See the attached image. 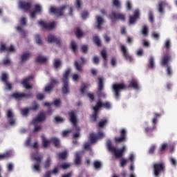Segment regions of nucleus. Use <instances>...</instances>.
<instances>
[{
	"instance_id": "nucleus-1",
	"label": "nucleus",
	"mask_w": 177,
	"mask_h": 177,
	"mask_svg": "<svg viewBox=\"0 0 177 177\" xmlns=\"http://www.w3.org/2000/svg\"><path fill=\"white\" fill-rule=\"evenodd\" d=\"M106 147L115 158H122L124 157V153H125L126 150L125 146H123L121 149H117L113 146L111 140H108L106 141Z\"/></svg>"
},
{
	"instance_id": "nucleus-2",
	"label": "nucleus",
	"mask_w": 177,
	"mask_h": 177,
	"mask_svg": "<svg viewBox=\"0 0 177 177\" xmlns=\"http://www.w3.org/2000/svg\"><path fill=\"white\" fill-rule=\"evenodd\" d=\"M68 114L69 115V121L71 122V124L77 131V133L73 134V139H77V138H80V131H81L80 127L77 126V124L78 122V119L77 118V112L72 110L69 111Z\"/></svg>"
},
{
	"instance_id": "nucleus-3",
	"label": "nucleus",
	"mask_w": 177,
	"mask_h": 177,
	"mask_svg": "<svg viewBox=\"0 0 177 177\" xmlns=\"http://www.w3.org/2000/svg\"><path fill=\"white\" fill-rule=\"evenodd\" d=\"M32 160L35 161L33 165H32V169L35 172L41 171V164L42 162V160H44V156L42 155H38V153H32Z\"/></svg>"
},
{
	"instance_id": "nucleus-4",
	"label": "nucleus",
	"mask_w": 177,
	"mask_h": 177,
	"mask_svg": "<svg viewBox=\"0 0 177 177\" xmlns=\"http://www.w3.org/2000/svg\"><path fill=\"white\" fill-rule=\"evenodd\" d=\"M163 172H165V163L160 162L152 165V174L154 177H160Z\"/></svg>"
},
{
	"instance_id": "nucleus-5",
	"label": "nucleus",
	"mask_w": 177,
	"mask_h": 177,
	"mask_svg": "<svg viewBox=\"0 0 177 177\" xmlns=\"http://www.w3.org/2000/svg\"><path fill=\"white\" fill-rule=\"evenodd\" d=\"M128 89V86L124 83H115L112 85V91L115 99H120V92L122 91H126Z\"/></svg>"
},
{
	"instance_id": "nucleus-6",
	"label": "nucleus",
	"mask_w": 177,
	"mask_h": 177,
	"mask_svg": "<svg viewBox=\"0 0 177 177\" xmlns=\"http://www.w3.org/2000/svg\"><path fill=\"white\" fill-rule=\"evenodd\" d=\"M171 57L170 54H165L161 59L160 64L162 67H167V75L168 77H171L172 75V69L171 66L168 65V63L171 61Z\"/></svg>"
},
{
	"instance_id": "nucleus-7",
	"label": "nucleus",
	"mask_w": 177,
	"mask_h": 177,
	"mask_svg": "<svg viewBox=\"0 0 177 177\" xmlns=\"http://www.w3.org/2000/svg\"><path fill=\"white\" fill-rule=\"evenodd\" d=\"M104 90V81L103 77H97V95L100 99H106V93L103 92Z\"/></svg>"
},
{
	"instance_id": "nucleus-8",
	"label": "nucleus",
	"mask_w": 177,
	"mask_h": 177,
	"mask_svg": "<svg viewBox=\"0 0 177 177\" xmlns=\"http://www.w3.org/2000/svg\"><path fill=\"white\" fill-rule=\"evenodd\" d=\"M33 97V94L31 92H29L28 93H14L12 95V97H14V99H16V100H20L21 99H31Z\"/></svg>"
},
{
	"instance_id": "nucleus-9",
	"label": "nucleus",
	"mask_w": 177,
	"mask_h": 177,
	"mask_svg": "<svg viewBox=\"0 0 177 177\" xmlns=\"http://www.w3.org/2000/svg\"><path fill=\"white\" fill-rule=\"evenodd\" d=\"M67 8L66 6H62L59 8H56L53 6L50 8V13H53V15H57L59 17L63 16L64 15V10Z\"/></svg>"
},
{
	"instance_id": "nucleus-10",
	"label": "nucleus",
	"mask_w": 177,
	"mask_h": 177,
	"mask_svg": "<svg viewBox=\"0 0 177 177\" xmlns=\"http://www.w3.org/2000/svg\"><path fill=\"white\" fill-rule=\"evenodd\" d=\"M109 18L112 20V21H115V20H121L122 21H125V14L116 13L115 11L112 12L109 15Z\"/></svg>"
},
{
	"instance_id": "nucleus-11",
	"label": "nucleus",
	"mask_w": 177,
	"mask_h": 177,
	"mask_svg": "<svg viewBox=\"0 0 177 177\" xmlns=\"http://www.w3.org/2000/svg\"><path fill=\"white\" fill-rule=\"evenodd\" d=\"M120 50L125 60H127V62H129L130 63H132V62H133V58L131 55H129V53L128 52V49H127V47H125V46L122 44L120 45Z\"/></svg>"
},
{
	"instance_id": "nucleus-12",
	"label": "nucleus",
	"mask_w": 177,
	"mask_h": 177,
	"mask_svg": "<svg viewBox=\"0 0 177 177\" xmlns=\"http://www.w3.org/2000/svg\"><path fill=\"white\" fill-rule=\"evenodd\" d=\"M46 41L48 42V44H53V42H54L57 46H62V39H60V37H57L53 35H48Z\"/></svg>"
},
{
	"instance_id": "nucleus-13",
	"label": "nucleus",
	"mask_w": 177,
	"mask_h": 177,
	"mask_svg": "<svg viewBox=\"0 0 177 177\" xmlns=\"http://www.w3.org/2000/svg\"><path fill=\"white\" fill-rule=\"evenodd\" d=\"M57 84H59V82H57V80H56L55 78H51L50 80V83L47 84L44 88V92H46L47 93H50V92L53 91L55 86L57 85Z\"/></svg>"
},
{
	"instance_id": "nucleus-14",
	"label": "nucleus",
	"mask_w": 177,
	"mask_h": 177,
	"mask_svg": "<svg viewBox=\"0 0 177 177\" xmlns=\"http://www.w3.org/2000/svg\"><path fill=\"white\" fill-rule=\"evenodd\" d=\"M120 137H115V143H122L127 140V130L125 129H121L120 130Z\"/></svg>"
},
{
	"instance_id": "nucleus-15",
	"label": "nucleus",
	"mask_w": 177,
	"mask_h": 177,
	"mask_svg": "<svg viewBox=\"0 0 177 177\" xmlns=\"http://www.w3.org/2000/svg\"><path fill=\"white\" fill-rule=\"evenodd\" d=\"M19 7L24 12H28L31 9V2H26L23 0H19L18 3Z\"/></svg>"
},
{
	"instance_id": "nucleus-16",
	"label": "nucleus",
	"mask_w": 177,
	"mask_h": 177,
	"mask_svg": "<svg viewBox=\"0 0 177 177\" xmlns=\"http://www.w3.org/2000/svg\"><path fill=\"white\" fill-rule=\"evenodd\" d=\"M86 63V60L85 58L81 57H80V62H78V61H75L74 66L77 71L79 73H82V66Z\"/></svg>"
},
{
	"instance_id": "nucleus-17",
	"label": "nucleus",
	"mask_w": 177,
	"mask_h": 177,
	"mask_svg": "<svg viewBox=\"0 0 177 177\" xmlns=\"http://www.w3.org/2000/svg\"><path fill=\"white\" fill-rule=\"evenodd\" d=\"M6 117L10 125H15L16 124V119L15 118V114H13V111L12 109H8L6 112Z\"/></svg>"
},
{
	"instance_id": "nucleus-18",
	"label": "nucleus",
	"mask_w": 177,
	"mask_h": 177,
	"mask_svg": "<svg viewBox=\"0 0 177 177\" xmlns=\"http://www.w3.org/2000/svg\"><path fill=\"white\" fill-rule=\"evenodd\" d=\"M45 120H46V116L45 115V113L41 111L32 120V125H35L37 122H44Z\"/></svg>"
},
{
	"instance_id": "nucleus-19",
	"label": "nucleus",
	"mask_w": 177,
	"mask_h": 177,
	"mask_svg": "<svg viewBox=\"0 0 177 177\" xmlns=\"http://www.w3.org/2000/svg\"><path fill=\"white\" fill-rule=\"evenodd\" d=\"M38 24L41 26L43 30H53L55 28V22H51L50 24H46L44 21H39Z\"/></svg>"
},
{
	"instance_id": "nucleus-20",
	"label": "nucleus",
	"mask_w": 177,
	"mask_h": 177,
	"mask_svg": "<svg viewBox=\"0 0 177 177\" xmlns=\"http://www.w3.org/2000/svg\"><path fill=\"white\" fill-rule=\"evenodd\" d=\"M100 107V104H96L95 106L93 107V113L91 115V119L93 122H96L97 120V115L99 114V108Z\"/></svg>"
},
{
	"instance_id": "nucleus-21",
	"label": "nucleus",
	"mask_w": 177,
	"mask_h": 177,
	"mask_svg": "<svg viewBox=\"0 0 177 177\" xmlns=\"http://www.w3.org/2000/svg\"><path fill=\"white\" fill-rule=\"evenodd\" d=\"M139 16H140V12H139V10H136L134 11L133 16L129 17V24H135L136 20L139 19Z\"/></svg>"
},
{
	"instance_id": "nucleus-22",
	"label": "nucleus",
	"mask_w": 177,
	"mask_h": 177,
	"mask_svg": "<svg viewBox=\"0 0 177 177\" xmlns=\"http://www.w3.org/2000/svg\"><path fill=\"white\" fill-rule=\"evenodd\" d=\"M33 78H34V76L30 75L22 81V85L24 86V88H26V89H31L32 88V86L30 85L28 82L30 80H32Z\"/></svg>"
},
{
	"instance_id": "nucleus-23",
	"label": "nucleus",
	"mask_w": 177,
	"mask_h": 177,
	"mask_svg": "<svg viewBox=\"0 0 177 177\" xmlns=\"http://www.w3.org/2000/svg\"><path fill=\"white\" fill-rule=\"evenodd\" d=\"M100 104V106L99 107V110L103 107L104 109H106L107 110H110L111 109V103L110 102H102V100H99L96 104Z\"/></svg>"
},
{
	"instance_id": "nucleus-24",
	"label": "nucleus",
	"mask_w": 177,
	"mask_h": 177,
	"mask_svg": "<svg viewBox=\"0 0 177 177\" xmlns=\"http://www.w3.org/2000/svg\"><path fill=\"white\" fill-rule=\"evenodd\" d=\"M95 19L97 24L95 26V28H97V30H102V26H103V23H104V19H103L102 17L99 15H97Z\"/></svg>"
},
{
	"instance_id": "nucleus-25",
	"label": "nucleus",
	"mask_w": 177,
	"mask_h": 177,
	"mask_svg": "<svg viewBox=\"0 0 177 177\" xmlns=\"http://www.w3.org/2000/svg\"><path fill=\"white\" fill-rule=\"evenodd\" d=\"M156 128V126H153V127H145L144 129V132L147 136H153V131H155Z\"/></svg>"
},
{
	"instance_id": "nucleus-26",
	"label": "nucleus",
	"mask_w": 177,
	"mask_h": 177,
	"mask_svg": "<svg viewBox=\"0 0 177 177\" xmlns=\"http://www.w3.org/2000/svg\"><path fill=\"white\" fill-rule=\"evenodd\" d=\"M129 88H133V89H136V91L139 90V84H138V81L135 80H132L129 83Z\"/></svg>"
},
{
	"instance_id": "nucleus-27",
	"label": "nucleus",
	"mask_w": 177,
	"mask_h": 177,
	"mask_svg": "<svg viewBox=\"0 0 177 177\" xmlns=\"http://www.w3.org/2000/svg\"><path fill=\"white\" fill-rule=\"evenodd\" d=\"M167 6L165 1H159L158 3V10L159 13H164V6Z\"/></svg>"
},
{
	"instance_id": "nucleus-28",
	"label": "nucleus",
	"mask_w": 177,
	"mask_h": 177,
	"mask_svg": "<svg viewBox=\"0 0 177 177\" xmlns=\"http://www.w3.org/2000/svg\"><path fill=\"white\" fill-rule=\"evenodd\" d=\"M63 86H62V93L64 95H67V93H70V90L68 89V82H62Z\"/></svg>"
},
{
	"instance_id": "nucleus-29",
	"label": "nucleus",
	"mask_w": 177,
	"mask_h": 177,
	"mask_svg": "<svg viewBox=\"0 0 177 177\" xmlns=\"http://www.w3.org/2000/svg\"><path fill=\"white\" fill-rule=\"evenodd\" d=\"M70 73H71V69H70V68L65 71L63 75L62 82H68V75H70Z\"/></svg>"
},
{
	"instance_id": "nucleus-30",
	"label": "nucleus",
	"mask_w": 177,
	"mask_h": 177,
	"mask_svg": "<svg viewBox=\"0 0 177 177\" xmlns=\"http://www.w3.org/2000/svg\"><path fill=\"white\" fill-rule=\"evenodd\" d=\"M52 165V159L50 157H48L46 159L44 163V169H49L50 168V165Z\"/></svg>"
},
{
	"instance_id": "nucleus-31",
	"label": "nucleus",
	"mask_w": 177,
	"mask_h": 177,
	"mask_svg": "<svg viewBox=\"0 0 177 177\" xmlns=\"http://www.w3.org/2000/svg\"><path fill=\"white\" fill-rule=\"evenodd\" d=\"M164 48L167 50V53H165L164 55H169V50L171 49V41H169V39H167V40L165 41Z\"/></svg>"
},
{
	"instance_id": "nucleus-32",
	"label": "nucleus",
	"mask_w": 177,
	"mask_h": 177,
	"mask_svg": "<svg viewBox=\"0 0 177 177\" xmlns=\"http://www.w3.org/2000/svg\"><path fill=\"white\" fill-rule=\"evenodd\" d=\"M53 66L56 70L60 68L62 66V60H60V59H55Z\"/></svg>"
},
{
	"instance_id": "nucleus-33",
	"label": "nucleus",
	"mask_w": 177,
	"mask_h": 177,
	"mask_svg": "<svg viewBox=\"0 0 177 177\" xmlns=\"http://www.w3.org/2000/svg\"><path fill=\"white\" fill-rule=\"evenodd\" d=\"M12 157V153L10 151H6L4 153L0 154V160H8V158H10Z\"/></svg>"
},
{
	"instance_id": "nucleus-34",
	"label": "nucleus",
	"mask_w": 177,
	"mask_h": 177,
	"mask_svg": "<svg viewBox=\"0 0 177 177\" xmlns=\"http://www.w3.org/2000/svg\"><path fill=\"white\" fill-rule=\"evenodd\" d=\"M16 30L17 31H18V32H19V34H21L23 38H26V37H27V32L23 30V28H21V26H17Z\"/></svg>"
},
{
	"instance_id": "nucleus-35",
	"label": "nucleus",
	"mask_w": 177,
	"mask_h": 177,
	"mask_svg": "<svg viewBox=\"0 0 177 177\" xmlns=\"http://www.w3.org/2000/svg\"><path fill=\"white\" fill-rule=\"evenodd\" d=\"M48 59L46 57H43L42 55H38L35 59L36 63H46Z\"/></svg>"
},
{
	"instance_id": "nucleus-36",
	"label": "nucleus",
	"mask_w": 177,
	"mask_h": 177,
	"mask_svg": "<svg viewBox=\"0 0 177 177\" xmlns=\"http://www.w3.org/2000/svg\"><path fill=\"white\" fill-rule=\"evenodd\" d=\"M50 142L53 143V145L55 146V147H57V148L60 147V140H59V138H53L50 140Z\"/></svg>"
},
{
	"instance_id": "nucleus-37",
	"label": "nucleus",
	"mask_w": 177,
	"mask_h": 177,
	"mask_svg": "<svg viewBox=\"0 0 177 177\" xmlns=\"http://www.w3.org/2000/svg\"><path fill=\"white\" fill-rule=\"evenodd\" d=\"M74 162L75 165H80V164H81V155L80 154V153H75Z\"/></svg>"
},
{
	"instance_id": "nucleus-38",
	"label": "nucleus",
	"mask_w": 177,
	"mask_h": 177,
	"mask_svg": "<svg viewBox=\"0 0 177 177\" xmlns=\"http://www.w3.org/2000/svg\"><path fill=\"white\" fill-rule=\"evenodd\" d=\"M30 56H31V53H25L22 54L21 55V60L22 63L27 61L28 57H30Z\"/></svg>"
},
{
	"instance_id": "nucleus-39",
	"label": "nucleus",
	"mask_w": 177,
	"mask_h": 177,
	"mask_svg": "<svg viewBox=\"0 0 177 177\" xmlns=\"http://www.w3.org/2000/svg\"><path fill=\"white\" fill-rule=\"evenodd\" d=\"M88 139L91 143H95L96 140L97 139V136L94 133H91Z\"/></svg>"
},
{
	"instance_id": "nucleus-40",
	"label": "nucleus",
	"mask_w": 177,
	"mask_h": 177,
	"mask_svg": "<svg viewBox=\"0 0 177 177\" xmlns=\"http://www.w3.org/2000/svg\"><path fill=\"white\" fill-rule=\"evenodd\" d=\"M93 42L94 44L98 46V47H100L102 46V41H100V39L99 38L98 36H94L93 38Z\"/></svg>"
},
{
	"instance_id": "nucleus-41",
	"label": "nucleus",
	"mask_w": 177,
	"mask_h": 177,
	"mask_svg": "<svg viewBox=\"0 0 177 177\" xmlns=\"http://www.w3.org/2000/svg\"><path fill=\"white\" fill-rule=\"evenodd\" d=\"M41 140H42V143H43V147L46 148V147H48V146H49L50 141L46 140V138H45L44 136H41Z\"/></svg>"
},
{
	"instance_id": "nucleus-42",
	"label": "nucleus",
	"mask_w": 177,
	"mask_h": 177,
	"mask_svg": "<svg viewBox=\"0 0 177 177\" xmlns=\"http://www.w3.org/2000/svg\"><path fill=\"white\" fill-rule=\"evenodd\" d=\"M75 35L77 38H81L84 35V32L80 28H76L75 29Z\"/></svg>"
},
{
	"instance_id": "nucleus-43",
	"label": "nucleus",
	"mask_w": 177,
	"mask_h": 177,
	"mask_svg": "<svg viewBox=\"0 0 177 177\" xmlns=\"http://www.w3.org/2000/svg\"><path fill=\"white\" fill-rule=\"evenodd\" d=\"M148 67L151 70H153V68H154V58L153 57H151L149 59Z\"/></svg>"
},
{
	"instance_id": "nucleus-44",
	"label": "nucleus",
	"mask_w": 177,
	"mask_h": 177,
	"mask_svg": "<svg viewBox=\"0 0 177 177\" xmlns=\"http://www.w3.org/2000/svg\"><path fill=\"white\" fill-rule=\"evenodd\" d=\"M141 34H142L143 37H147L149 35V28L146 26L142 27Z\"/></svg>"
},
{
	"instance_id": "nucleus-45",
	"label": "nucleus",
	"mask_w": 177,
	"mask_h": 177,
	"mask_svg": "<svg viewBox=\"0 0 177 177\" xmlns=\"http://www.w3.org/2000/svg\"><path fill=\"white\" fill-rule=\"evenodd\" d=\"M58 158L59 160H66L67 158V151L60 152L58 154Z\"/></svg>"
},
{
	"instance_id": "nucleus-46",
	"label": "nucleus",
	"mask_w": 177,
	"mask_h": 177,
	"mask_svg": "<svg viewBox=\"0 0 177 177\" xmlns=\"http://www.w3.org/2000/svg\"><path fill=\"white\" fill-rule=\"evenodd\" d=\"M39 107V105L38 104V103H37V102H33L32 103V106H30L29 109L30 110H32V111H37V110H38Z\"/></svg>"
},
{
	"instance_id": "nucleus-47",
	"label": "nucleus",
	"mask_w": 177,
	"mask_h": 177,
	"mask_svg": "<svg viewBox=\"0 0 177 177\" xmlns=\"http://www.w3.org/2000/svg\"><path fill=\"white\" fill-rule=\"evenodd\" d=\"M69 167H71V164L70 163H62L59 166V168L61 169H68Z\"/></svg>"
},
{
	"instance_id": "nucleus-48",
	"label": "nucleus",
	"mask_w": 177,
	"mask_h": 177,
	"mask_svg": "<svg viewBox=\"0 0 177 177\" xmlns=\"http://www.w3.org/2000/svg\"><path fill=\"white\" fill-rule=\"evenodd\" d=\"M52 105L55 107H60V104H62V101L59 99H55L53 102L51 103Z\"/></svg>"
},
{
	"instance_id": "nucleus-49",
	"label": "nucleus",
	"mask_w": 177,
	"mask_h": 177,
	"mask_svg": "<svg viewBox=\"0 0 177 177\" xmlns=\"http://www.w3.org/2000/svg\"><path fill=\"white\" fill-rule=\"evenodd\" d=\"M113 5L115 6L117 9H120L121 8V3L120 0H113Z\"/></svg>"
},
{
	"instance_id": "nucleus-50",
	"label": "nucleus",
	"mask_w": 177,
	"mask_h": 177,
	"mask_svg": "<svg viewBox=\"0 0 177 177\" xmlns=\"http://www.w3.org/2000/svg\"><path fill=\"white\" fill-rule=\"evenodd\" d=\"M30 108H24L21 110V113L22 115H28V113H30Z\"/></svg>"
},
{
	"instance_id": "nucleus-51",
	"label": "nucleus",
	"mask_w": 177,
	"mask_h": 177,
	"mask_svg": "<svg viewBox=\"0 0 177 177\" xmlns=\"http://www.w3.org/2000/svg\"><path fill=\"white\" fill-rule=\"evenodd\" d=\"M127 160L122 158L120 159V165L122 168H124V167H125V165H127Z\"/></svg>"
},
{
	"instance_id": "nucleus-52",
	"label": "nucleus",
	"mask_w": 177,
	"mask_h": 177,
	"mask_svg": "<svg viewBox=\"0 0 177 177\" xmlns=\"http://www.w3.org/2000/svg\"><path fill=\"white\" fill-rule=\"evenodd\" d=\"M86 88H88V84H86V83H82L80 88L81 93H85Z\"/></svg>"
},
{
	"instance_id": "nucleus-53",
	"label": "nucleus",
	"mask_w": 177,
	"mask_h": 177,
	"mask_svg": "<svg viewBox=\"0 0 177 177\" xmlns=\"http://www.w3.org/2000/svg\"><path fill=\"white\" fill-rule=\"evenodd\" d=\"M71 48L75 53L77 52V44L75 41H71Z\"/></svg>"
},
{
	"instance_id": "nucleus-54",
	"label": "nucleus",
	"mask_w": 177,
	"mask_h": 177,
	"mask_svg": "<svg viewBox=\"0 0 177 177\" xmlns=\"http://www.w3.org/2000/svg\"><path fill=\"white\" fill-rule=\"evenodd\" d=\"M106 124H107V120L106 119L102 120L98 123V127L103 128L104 125H106Z\"/></svg>"
},
{
	"instance_id": "nucleus-55",
	"label": "nucleus",
	"mask_w": 177,
	"mask_h": 177,
	"mask_svg": "<svg viewBox=\"0 0 177 177\" xmlns=\"http://www.w3.org/2000/svg\"><path fill=\"white\" fill-rule=\"evenodd\" d=\"M54 122H55L57 124H60L62 122H64V120L59 116H56L54 119Z\"/></svg>"
},
{
	"instance_id": "nucleus-56",
	"label": "nucleus",
	"mask_w": 177,
	"mask_h": 177,
	"mask_svg": "<svg viewBox=\"0 0 177 177\" xmlns=\"http://www.w3.org/2000/svg\"><path fill=\"white\" fill-rule=\"evenodd\" d=\"M42 10V8L39 4H36L35 6V9L33 11L36 12V13H39Z\"/></svg>"
},
{
	"instance_id": "nucleus-57",
	"label": "nucleus",
	"mask_w": 177,
	"mask_h": 177,
	"mask_svg": "<svg viewBox=\"0 0 177 177\" xmlns=\"http://www.w3.org/2000/svg\"><path fill=\"white\" fill-rule=\"evenodd\" d=\"M93 165L95 169H99L100 168H102V163L97 160L94 162Z\"/></svg>"
},
{
	"instance_id": "nucleus-58",
	"label": "nucleus",
	"mask_w": 177,
	"mask_h": 177,
	"mask_svg": "<svg viewBox=\"0 0 177 177\" xmlns=\"http://www.w3.org/2000/svg\"><path fill=\"white\" fill-rule=\"evenodd\" d=\"M35 40L38 45H42V40L41 39V37H39V35H35Z\"/></svg>"
},
{
	"instance_id": "nucleus-59",
	"label": "nucleus",
	"mask_w": 177,
	"mask_h": 177,
	"mask_svg": "<svg viewBox=\"0 0 177 177\" xmlns=\"http://www.w3.org/2000/svg\"><path fill=\"white\" fill-rule=\"evenodd\" d=\"M167 147H168V145L163 143V144H162L159 150H160V151H161V153H162V151H165V150H167Z\"/></svg>"
},
{
	"instance_id": "nucleus-60",
	"label": "nucleus",
	"mask_w": 177,
	"mask_h": 177,
	"mask_svg": "<svg viewBox=\"0 0 177 177\" xmlns=\"http://www.w3.org/2000/svg\"><path fill=\"white\" fill-rule=\"evenodd\" d=\"M71 132H73V129H69V130H66V131H64L62 132V136H64V138L68 136V134L69 133H71Z\"/></svg>"
},
{
	"instance_id": "nucleus-61",
	"label": "nucleus",
	"mask_w": 177,
	"mask_h": 177,
	"mask_svg": "<svg viewBox=\"0 0 177 177\" xmlns=\"http://www.w3.org/2000/svg\"><path fill=\"white\" fill-rule=\"evenodd\" d=\"M81 50H82V53H84V54L88 53V46L82 45L81 46Z\"/></svg>"
},
{
	"instance_id": "nucleus-62",
	"label": "nucleus",
	"mask_w": 177,
	"mask_h": 177,
	"mask_svg": "<svg viewBox=\"0 0 177 177\" xmlns=\"http://www.w3.org/2000/svg\"><path fill=\"white\" fill-rule=\"evenodd\" d=\"M1 81L3 82H8V74L6 73H3L2 75H1Z\"/></svg>"
},
{
	"instance_id": "nucleus-63",
	"label": "nucleus",
	"mask_w": 177,
	"mask_h": 177,
	"mask_svg": "<svg viewBox=\"0 0 177 177\" xmlns=\"http://www.w3.org/2000/svg\"><path fill=\"white\" fill-rule=\"evenodd\" d=\"M126 8L127 10H132V3H131L130 1L126 2Z\"/></svg>"
},
{
	"instance_id": "nucleus-64",
	"label": "nucleus",
	"mask_w": 177,
	"mask_h": 177,
	"mask_svg": "<svg viewBox=\"0 0 177 177\" xmlns=\"http://www.w3.org/2000/svg\"><path fill=\"white\" fill-rule=\"evenodd\" d=\"M101 56L104 59V61L106 62L107 60V53L105 50L101 51Z\"/></svg>"
}]
</instances>
